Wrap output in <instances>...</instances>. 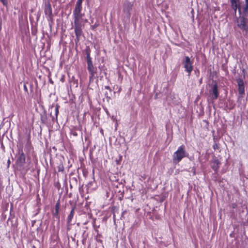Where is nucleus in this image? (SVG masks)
Here are the masks:
<instances>
[{"instance_id":"1","label":"nucleus","mask_w":248,"mask_h":248,"mask_svg":"<svg viewBox=\"0 0 248 248\" xmlns=\"http://www.w3.org/2000/svg\"><path fill=\"white\" fill-rule=\"evenodd\" d=\"M188 154L186 151L185 146L184 145L178 147L173 155V160L175 162H179L183 158L187 156Z\"/></svg>"},{"instance_id":"2","label":"nucleus","mask_w":248,"mask_h":248,"mask_svg":"<svg viewBox=\"0 0 248 248\" xmlns=\"http://www.w3.org/2000/svg\"><path fill=\"white\" fill-rule=\"evenodd\" d=\"M237 25L241 30L248 32V19L243 16H239L237 19Z\"/></svg>"},{"instance_id":"3","label":"nucleus","mask_w":248,"mask_h":248,"mask_svg":"<svg viewBox=\"0 0 248 248\" xmlns=\"http://www.w3.org/2000/svg\"><path fill=\"white\" fill-rule=\"evenodd\" d=\"M88 69L90 74V81L93 80V79L95 74L98 72L99 68H97L96 66H94L93 63H88Z\"/></svg>"},{"instance_id":"4","label":"nucleus","mask_w":248,"mask_h":248,"mask_svg":"<svg viewBox=\"0 0 248 248\" xmlns=\"http://www.w3.org/2000/svg\"><path fill=\"white\" fill-rule=\"evenodd\" d=\"M73 15L74 19V24L83 25L82 22L84 21L83 17L84 14H73Z\"/></svg>"},{"instance_id":"5","label":"nucleus","mask_w":248,"mask_h":248,"mask_svg":"<svg viewBox=\"0 0 248 248\" xmlns=\"http://www.w3.org/2000/svg\"><path fill=\"white\" fill-rule=\"evenodd\" d=\"M83 25L74 24V30L78 41L79 40V37L82 34V28Z\"/></svg>"},{"instance_id":"6","label":"nucleus","mask_w":248,"mask_h":248,"mask_svg":"<svg viewBox=\"0 0 248 248\" xmlns=\"http://www.w3.org/2000/svg\"><path fill=\"white\" fill-rule=\"evenodd\" d=\"M133 4H131L129 2H126L124 3L123 6V11L127 15V16L129 17L130 16V11L132 8Z\"/></svg>"},{"instance_id":"7","label":"nucleus","mask_w":248,"mask_h":248,"mask_svg":"<svg viewBox=\"0 0 248 248\" xmlns=\"http://www.w3.org/2000/svg\"><path fill=\"white\" fill-rule=\"evenodd\" d=\"M210 93L211 95V97L213 99H216L218 96V92L217 87L216 84H215L212 89L210 91Z\"/></svg>"},{"instance_id":"8","label":"nucleus","mask_w":248,"mask_h":248,"mask_svg":"<svg viewBox=\"0 0 248 248\" xmlns=\"http://www.w3.org/2000/svg\"><path fill=\"white\" fill-rule=\"evenodd\" d=\"M237 83L238 86V92L240 94H243L245 91L244 81L242 79H237Z\"/></svg>"},{"instance_id":"9","label":"nucleus","mask_w":248,"mask_h":248,"mask_svg":"<svg viewBox=\"0 0 248 248\" xmlns=\"http://www.w3.org/2000/svg\"><path fill=\"white\" fill-rule=\"evenodd\" d=\"M82 10V4L76 2L75 7L73 10V14L81 13Z\"/></svg>"},{"instance_id":"10","label":"nucleus","mask_w":248,"mask_h":248,"mask_svg":"<svg viewBox=\"0 0 248 248\" xmlns=\"http://www.w3.org/2000/svg\"><path fill=\"white\" fill-rule=\"evenodd\" d=\"M184 68L185 69V71H186L188 73V75L189 76L191 72L193 69V66L191 64V63H185Z\"/></svg>"},{"instance_id":"11","label":"nucleus","mask_w":248,"mask_h":248,"mask_svg":"<svg viewBox=\"0 0 248 248\" xmlns=\"http://www.w3.org/2000/svg\"><path fill=\"white\" fill-rule=\"evenodd\" d=\"M45 13L46 15H47L49 16H51L52 8L49 4L46 5L45 9Z\"/></svg>"},{"instance_id":"12","label":"nucleus","mask_w":248,"mask_h":248,"mask_svg":"<svg viewBox=\"0 0 248 248\" xmlns=\"http://www.w3.org/2000/svg\"><path fill=\"white\" fill-rule=\"evenodd\" d=\"M237 1L238 0H231L232 7L235 11H236L237 8H238ZM238 8L239 10H240L239 7H238Z\"/></svg>"},{"instance_id":"13","label":"nucleus","mask_w":248,"mask_h":248,"mask_svg":"<svg viewBox=\"0 0 248 248\" xmlns=\"http://www.w3.org/2000/svg\"><path fill=\"white\" fill-rule=\"evenodd\" d=\"M18 160L21 165H23V164L25 162V156L23 153L20 155Z\"/></svg>"},{"instance_id":"14","label":"nucleus","mask_w":248,"mask_h":248,"mask_svg":"<svg viewBox=\"0 0 248 248\" xmlns=\"http://www.w3.org/2000/svg\"><path fill=\"white\" fill-rule=\"evenodd\" d=\"M219 162L217 160H216L214 162V164L212 166V168L213 170H214L215 171H217L219 167Z\"/></svg>"},{"instance_id":"15","label":"nucleus","mask_w":248,"mask_h":248,"mask_svg":"<svg viewBox=\"0 0 248 248\" xmlns=\"http://www.w3.org/2000/svg\"><path fill=\"white\" fill-rule=\"evenodd\" d=\"M59 203H57L56 206H55V212L54 214V216L57 217L58 216L59 214Z\"/></svg>"},{"instance_id":"16","label":"nucleus","mask_w":248,"mask_h":248,"mask_svg":"<svg viewBox=\"0 0 248 248\" xmlns=\"http://www.w3.org/2000/svg\"><path fill=\"white\" fill-rule=\"evenodd\" d=\"M74 211L73 209L71 210L70 215L68 217V222H70L71 221L72 219L73 218V216H74Z\"/></svg>"},{"instance_id":"17","label":"nucleus","mask_w":248,"mask_h":248,"mask_svg":"<svg viewBox=\"0 0 248 248\" xmlns=\"http://www.w3.org/2000/svg\"><path fill=\"white\" fill-rule=\"evenodd\" d=\"M86 60L87 62H91L92 61L91 58L90 57V54L88 52H86Z\"/></svg>"},{"instance_id":"18","label":"nucleus","mask_w":248,"mask_h":248,"mask_svg":"<svg viewBox=\"0 0 248 248\" xmlns=\"http://www.w3.org/2000/svg\"><path fill=\"white\" fill-rule=\"evenodd\" d=\"M55 115H56V119L57 118V116H58V113H59V108L58 106H57L55 108Z\"/></svg>"},{"instance_id":"19","label":"nucleus","mask_w":248,"mask_h":248,"mask_svg":"<svg viewBox=\"0 0 248 248\" xmlns=\"http://www.w3.org/2000/svg\"><path fill=\"white\" fill-rule=\"evenodd\" d=\"M0 1H1L4 6H6L7 5L8 2L7 0H0Z\"/></svg>"},{"instance_id":"20","label":"nucleus","mask_w":248,"mask_h":248,"mask_svg":"<svg viewBox=\"0 0 248 248\" xmlns=\"http://www.w3.org/2000/svg\"><path fill=\"white\" fill-rule=\"evenodd\" d=\"M213 148L215 150L218 149V145L217 143H215L213 146Z\"/></svg>"},{"instance_id":"21","label":"nucleus","mask_w":248,"mask_h":248,"mask_svg":"<svg viewBox=\"0 0 248 248\" xmlns=\"http://www.w3.org/2000/svg\"><path fill=\"white\" fill-rule=\"evenodd\" d=\"M83 1V0H78L77 1V3L82 4Z\"/></svg>"},{"instance_id":"22","label":"nucleus","mask_w":248,"mask_h":248,"mask_svg":"<svg viewBox=\"0 0 248 248\" xmlns=\"http://www.w3.org/2000/svg\"><path fill=\"white\" fill-rule=\"evenodd\" d=\"M246 0V9H247L248 7V0Z\"/></svg>"},{"instance_id":"23","label":"nucleus","mask_w":248,"mask_h":248,"mask_svg":"<svg viewBox=\"0 0 248 248\" xmlns=\"http://www.w3.org/2000/svg\"><path fill=\"white\" fill-rule=\"evenodd\" d=\"M186 62H190V59L188 57H186Z\"/></svg>"},{"instance_id":"24","label":"nucleus","mask_w":248,"mask_h":248,"mask_svg":"<svg viewBox=\"0 0 248 248\" xmlns=\"http://www.w3.org/2000/svg\"><path fill=\"white\" fill-rule=\"evenodd\" d=\"M88 22V20L87 19H84V21L83 22H82V24L84 25L85 23H86Z\"/></svg>"},{"instance_id":"25","label":"nucleus","mask_w":248,"mask_h":248,"mask_svg":"<svg viewBox=\"0 0 248 248\" xmlns=\"http://www.w3.org/2000/svg\"><path fill=\"white\" fill-rule=\"evenodd\" d=\"M105 88L108 90L110 89V88L108 86H106Z\"/></svg>"}]
</instances>
